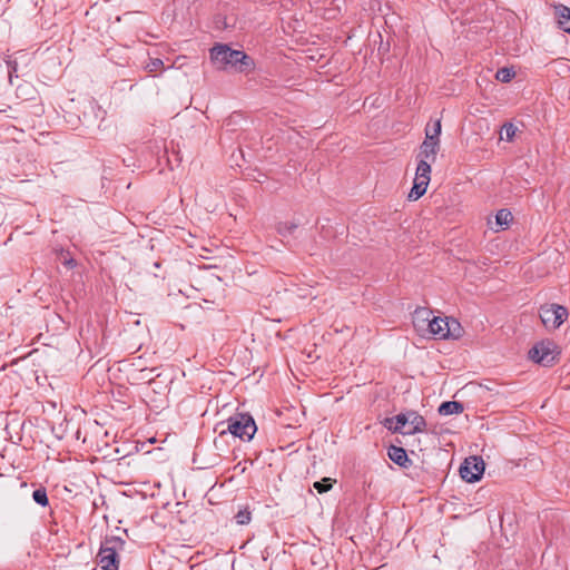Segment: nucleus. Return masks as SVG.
<instances>
[{"label":"nucleus","instance_id":"obj_13","mask_svg":"<svg viewBox=\"0 0 570 570\" xmlns=\"http://www.w3.org/2000/svg\"><path fill=\"white\" fill-rule=\"evenodd\" d=\"M438 411L441 415L460 414L464 411V405L458 401H445L441 403Z\"/></svg>","mask_w":570,"mask_h":570},{"label":"nucleus","instance_id":"obj_1","mask_svg":"<svg viewBox=\"0 0 570 570\" xmlns=\"http://www.w3.org/2000/svg\"><path fill=\"white\" fill-rule=\"evenodd\" d=\"M210 59L218 69L234 68L238 72L248 73L255 68L252 57L242 50H234L227 45H216L210 49Z\"/></svg>","mask_w":570,"mask_h":570},{"label":"nucleus","instance_id":"obj_12","mask_svg":"<svg viewBox=\"0 0 570 570\" xmlns=\"http://www.w3.org/2000/svg\"><path fill=\"white\" fill-rule=\"evenodd\" d=\"M407 415L410 416L409 423L412 425L410 431H406L407 434H416L422 433L426 430V421L415 411H409Z\"/></svg>","mask_w":570,"mask_h":570},{"label":"nucleus","instance_id":"obj_17","mask_svg":"<svg viewBox=\"0 0 570 570\" xmlns=\"http://www.w3.org/2000/svg\"><path fill=\"white\" fill-rule=\"evenodd\" d=\"M395 419V425H394V433H401V434H407L406 431H403V428L406 423H409L410 416L407 413H400L394 416Z\"/></svg>","mask_w":570,"mask_h":570},{"label":"nucleus","instance_id":"obj_4","mask_svg":"<svg viewBox=\"0 0 570 570\" xmlns=\"http://www.w3.org/2000/svg\"><path fill=\"white\" fill-rule=\"evenodd\" d=\"M431 312L426 308H417L415 311V318L422 322H428V331L430 334L438 338H459V332H452L449 318L433 316L430 318Z\"/></svg>","mask_w":570,"mask_h":570},{"label":"nucleus","instance_id":"obj_8","mask_svg":"<svg viewBox=\"0 0 570 570\" xmlns=\"http://www.w3.org/2000/svg\"><path fill=\"white\" fill-rule=\"evenodd\" d=\"M485 464L481 456H469L466 458L460 466V475L461 478L469 482L473 483L479 481L484 473Z\"/></svg>","mask_w":570,"mask_h":570},{"label":"nucleus","instance_id":"obj_14","mask_svg":"<svg viewBox=\"0 0 570 570\" xmlns=\"http://www.w3.org/2000/svg\"><path fill=\"white\" fill-rule=\"evenodd\" d=\"M442 125L441 119H435L432 122H429L425 127V137L430 136L431 140L440 141L439 137L441 135Z\"/></svg>","mask_w":570,"mask_h":570},{"label":"nucleus","instance_id":"obj_21","mask_svg":"<svg viewBox=\"0 0 570 570\" xmlns=\"http://www.w3.org/2000/svg\"><path fill=\"white\" fill-rule=\"evenodd\" d=\"M514 76V70L507 67L500 68L495 73V78L501 82H509Z\"/></svg>","mask_w":570,"mask_h":570},{"label":"nucleus","instance_id":"obj_26","mask_svg":"<svg viewBox=\"0 0 570 570\" xmlns=\"http://www.w3.org/2000/svg\"><path fill=\"white\" fill-rule=\"evenodd\" d=\"M450 321V325H451V331L452 332H455L458 333L459 332V337L461 336V331H462V327L460 325V323H458L455 320H449Z\"/></svg>","mask_w":570,"mask_h":570},{"label":"nucleus","instance_id":"obj_7","mask_svg":"<svg viewBox=\"0 0 570 570\" xmlns=\"http://www.w3.org/2000/svg\"><path fill=\"white\" fill-rule=\"evenodd\" d=\"M430 174L431 164H425V161H419L413 187L407 196L410 200H417L425 194L428 185L431 179Z\"/></svg>","mask_w":570,"mask_h":570},{"label":"nucleus","instance_id":"obj_3","mask_svg":"<svg viewBox=\"0 0 570 570\" xmlns=\"http://www.w3.org/2000/svg\"><path fill=\"white\" fill-rule=\"evenodd\" d=\"M125 541L119 537H106L97 554V562L102 570H118V552L124 550Z\"/></svg>","mask_w":570,"mask_h":570},{"label":"nucleus","instance_id":"obj_16","mask_svg":"<svg viewBox=\"0 0 570 570\" xmlns=\"http://www.w3.org/2000/svg\"><path fill=\"white\" fill-rule=\"evenodd\" d=\"M296 228L297 224L291 222H281L276 226V230L282 237L292 235Z\"/></svg>","mask_w":570,"mask_h":570},{"label":"nucleus","instance_id":"obj_5","mask_svg":"<svg viewBox=\"0 0 570 570\" xmlns=\"http://www.w3.org/2000/svg\"><path fill=\"white\" fill-rule=\"evenodd\" d=\"M560 353L553 341L543 340L529 351V358L540 365L551 366L558 361Z\"/></svg>","mask_w":570,"mask_h":570},{"label":"nucleus","instance_id":"obj_6","mask_svg":"<svg viewBox=\"0 0 570 570\" xmlns=\"http://www.w3.org/2000/svg\"><path fill=\"white\" fill-rule=\"evenodd\" d=\"M568 315V309L558 304L543 305L540 308V318L547 328H558Z\"/></svg>","mask_w":570,"mask_h":570},{"label":"nucleus","instance_id":"obj_19","mask_svg":"<svg viewBox=\"0 0 570 570\" xmlns=\"http://www.w3.org/2000/svg\"><path fill=\"white\" fill-rule=\"evenodd\" d=\"M334 483H335L334 479L323 478L321 481L314 482L313 487L315 490H317L318 493H325L333 488Z\"/></svg>","mask_w":570,"mask_h":570},{"label":"nucleus","instance_id":"obj_22","mask_svg":"<svg viewBox=\"0 0 570 570\" xmlns=\"http://www.w3.org/2000/svg\"><path fill=\"white\" fill-rule=\"evenodd\" d=\"M155 368H142L139 371V380L141 381H145L146 383L150 384L151 382L155 381V379L157 376H159V374L157 375H151L154 373Z\"/></svg>","mask_w":570,"mask_h":570},{"label":"nucleus","instance_id":"obj_10","mask_svg":"<svg viewBox=\"0 0 570 570\" xmlns=\"http://www.w3.org/2000/svg\"><path fill=\"white\" fill-rule=\"evenodd\" d=\"M389 459L395 464L402 468H409L412 465V460L409 459L406 451L396 445H391L387 449Z\"/></svg>","mask_w":570,"mask_h":570},{"label":"nucleus","instance_id":"obj_25","mask_svg":"<svg viewBox=\"0 0 570 570\" xmlns=\"http://www.w3.org/2000/svg\"><path fill=\"white\" fill-rule=\"evenodd\" d=\"M383 425H384L387 430H390V431H392V432L394 433V425H395V419H394V416H393V417H386V419L384 420V422H383Z\"/></svg>","mask_w":570,"mask_h":570},{"label":"nucleus","instance_id":"obj_15","mask_svg":"<svg viewBox=\"0 0 570 570\" xmlns=\"http://www.w3.org/2000/svg\"><path fill=\"white\" fill-rule=\"evenodd\" d=\"M512 214L509 209L502 208L498 210L495 215V223L498 226H500L502 229H505L509 224L512 222Z\"/></svg>","mask_w":570,"mask_h":570},{"label":"nucleus","instance_id":"obj_18","mask_svg":"<svg viewBox=\"0 0 570 570\" xmlns=\"http://www.w3.org/2000/svg\"><path fill=\"white\" fill-rule=\"evenodd\" d=\"M32 499L36 503H38L41 507H47L49 504L47 490L46 488L41 487L33 491Z\"/></svg>","mask_w":570,"mask_h":570},{"label":"nucleus","instance_id":"obj_27","mask_svg":"<svg viewBox=\"0 0 570 570\" xmlns=\"http://www.w3.org/2000/svg\"><path fill=\"white\" fill-rule=\"evenodd\" d=\"M9 76L10 78L17 73V62L8 61Z\"/></svg>","mask_w":570,"mask_h":570},{"label":"nucleus","instance_id":"obj_23","mask_svg":"<svg viewBox=\"0 0 570 570\" xmlns=\"http://www.w3.org/2000/svg\"><path fill=\"white\" fill-rule=\"evenodd\" d=\"M502 130L505 134V139L508 141H511L514 138V136H515L517 127L513 124L508 122V124L503 125Z\"/></svg>","mask_w":570,"mask_h":570},{"label":"nucleus","instance_id":"obj_2","mask_svg":"<svg viewBox=\"0 0 570 570\" xmlns=\"http://www.w3.org/2000/svg\"><path fill=\"white\" fill-rule=\"evenodd\" d=\"M215 431L219 435L229 432L243 441H250L257 431V426L250 414L235 413L226 422L217 423Z\"/></svg>","mask_w":570,"mask_h":570},{"label":"nucleus","instance_id":"obj_20","mask_svg":"<svg viewBox=\"0 0 570 570\" xmlns=\"http://www.w3.org/2000/svg\"><path fill=\"white\" fill-rule=\"evenodd\" d=\"M235 520H236L237 524H239V525L248 524L252 520V512H250L249 508L245 507L244 509H240L235 514Z\"/></svg>","mask_w":570,"mask_h":570},{"label":"nucleus","instance_id":"obj_9","mask_svg":"<svg viewBox=\"0 0 570 570\" xmlns=\"http://www.w3.org/2000/svg\"><path fill=\"white\" fill-rule=\"evenodd\" d=\"M439 149L440 141L431 140L430 136L425 137L420 146V151L417 155L419 161H425V164L434 163Z\"/></svg>","mask_w":570,"mask_h":570},{"label":"nucleus","instance_id":"obj_24","mask_svg":"<svg viewBox=\"0 0 570 570\" xmlns=\"http://www.w3.org/2000/svg\"><path fill=\"white\" fill-rule=\"evenodd\" d=\"M163 67H164L163 60L156 58V59H151L146 68L149 73H154V72H157L158 70H160Z\"/></svg>","mask_w":570,"mask_h":570},{"label":"nucleus","instance_id":"obj_28","mask_svg":"<svg viewBox=\"0 0 570 570\" xmlns=\"http://www.w3.org/2000/svg\"><path fill=\"white\" fill-rule=\"evenodd\" d=\"M63 265H66L68 268H73L76 266V261L73 258H66Z\"/></svg>","mask_w":570,"mask_h":570},{"label":"nucleus","instance_id":"obj_11","mask_svg":"<svg viewBox=\"0 0 570 570\" xmlns=\"http://www.w3.org/2000/svg\"><path fill=\"white\" fill-rule=\"evenodd\" d=\"M554 9L560 29L570 33V8L564 4H558Z\"/></svg>","mask_w":570,"mask_h":570}]
</instances>
